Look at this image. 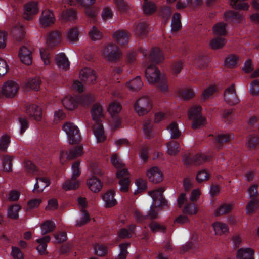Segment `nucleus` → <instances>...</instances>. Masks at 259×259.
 Here are the masks:
<instances>
[{"label": "nucleus", "instance_id": "obj_1", "mask_svg": "<svg viewBox=\"0 0 259 259\" xmlns=\"http://www.w3.org/2000/svg\"><path fill=\"white\" fill-rule=\"evenodd\" d=\"M188 117L192 121V127L197 129L206 123V118L201 114V107L200 106H193L188 111Z\"/></svg>", "mask_w": 259, "mask_h": 259}, {"label": "nucleus", "instance_id": "obj_2", "mask_svg": "<svg viewBox=\"0 0 259 259\" xmlns=\"http://www.w3.org/2000/svg\"><path fill=\"white\" fill-rule=\"evenodd\" d=\"M135 112L139 116L147 114L152 108V102L148 96H143L139 98L134 104Z\"/></svg>", "mask_w": 259, "mask_h": 259}, {"label": "nucleus", "instance_id": "obj_3", "mask_svg": "<svg viewBox=\"0 0 259 259\" xmlns=\"http://www.w3.org/2000/svg\"><path fill=\"white\" fill-rule=\"evenodd\" d=\"M101 55L110 61H116L121 58L122 53L117 45L110 44L102 49Z\"/></svg>", "mask_w": 259, "mask_h": 259}, {"label": "nucleus", "instance_id": "obj_4", "mask_svg": "<svg viewBox=\"0 0 259 259\" xmlns=\"http://www.w3.org/2000/svg\"><path fill=\"white\" fill-rule=\"evenodd\" d=\"M62 130L67 135L70 144H76L80 141L81 136L79 130L73 123L66 122L63 125Z\"/></svg>", "mask_w": 259, "mask_h": 259}, {"label": "nucleus", "instance_id": "obj_5", "mask_svg": "<svg viewBox=\"0 0 259 259\" xmlns=\"http://www.w3.org/2000/svg\"><path fill=\"white\" fill-rule=\"evenodd\" d=\"M56 21V18L52 10H44L39 17L38 24L40 28H45L52 26Z\"/></svg>", "mask_w": 259, "mask_h": 259}, {"label": "nucleus", "instance_id": "obj_6", "mask_svg": "<svg viewBox=\"0 0 259 259\" xmlns=\"http://www.w3.org/2000/svg\"><path fill=\"white\" fill-rule=\"evenodd\" d=\"M19 85L15 81L8 80L0 88V96H5L6 98H13L17 94Z\"/></svg>", "mask_w": 259, "mask_h": 259}, {"label": "nucleus", "instance_id": "obj_7", "mask_svg": "<svg viewBox=\"0 0 259 259\" xmlns=\"http://www.w3.org/2000/svg\"><path fill=\"white\" fill-rule=\"evenodd\" d=\"M163 75L154 65H149L145 70V77L150 84H155Z\"/></svg>", "mask_w": 259, "mask_h": 259}, {"label": "nucleus", "instance_id": "obj_8", "mask_svg": "<svg viewBox=\"0 0 259 259\" xmlns=\"http://www.w3.org/2000/svg\"><path fill=\"white\" fill-rule=\"evenodd\" d=\"M165 189L163 187L149 192V194L153 199L152 204L157 205L158 206H165L168 205L167 201L163 197V192Z\"/></svg>", "mask_w": 259, "mask_h": 259}, {"label": "nucleus", "instance_id": "obj_9", "mask_svg": "<svg viewBox=\"0 0 259 259\" xmlns=\"http://www.w3.org/2000/svg\"><path fill=\"white\" fill-rule=\"evenodd\" d=\"M83 154V147L81 146H76L71 148L68 152L62 151L60 152V160L61 163L65 161V156L66 159L71 160L77 157L80 156Z\"/></svg>", "mask_w": 259, "mask_h": 259}, {"label": "nucleus", "instance_id": "obj_10", "mask_svg": "<svg viewBox=\"0 0 259 259\" xmlns=\"http://www.w3.org/2000/svg\"><path fill=\"white\" fill-rule=\"evenodd\" d=\"M146 175L149 181L153 183H159L163 180V174L161 170L157 166L148 169Z\"/></svg>", "mask_w": 259, "mask_h": 259}, {"label": "nucleus", "instance_id": "obj_11", "mask_svg": "<svg viewBox=\"0 0 259 259\" xmlns=\"http://www.w3.org/2000/svg\"><path fill=\"white\" fill-rule=\"evenodd\" d=\"M224 97L225 101L230 105H235L239 102L234 84H232L225 90Z\"/></svg>", "mask_w": 259, "mask_h": 259}, {"label": "nucleus", "instance_id": "obj_12", "mask_svg": "<svg viewBox=\"0 0 259 259\" xmlns=\"http://www.w3.org/2000/svg\"><path fill=\"white\" fill-rule=\"evenodd\" d=\"M79 78L83 82L88 83H94L97 79L95 71L91 68H84L79 73Z\"/></svg>", "mask_w": 259, "mask_h": 259}, {"label": "nucleus", "instance_id": "obj_13", "mask_svg": "<svg viewBox=\"0 0 259 259\" xmlns=\"http://www.w3.org/2000/svg\"><path fill=\"white\" fill-rule=\"evenodd\" d=\"M38 12L37 3L32 1L27 3L24 6L23 17L25 19L30 20L33 16Z\"/></svg>", "mask_w": 259, "mask_h": 259}, {"label": "nucleus", "instance_id": "obj_14", "mask_svg": "<svg viewBox=\"0 0 259 259\" xmlns=\"http://www.w3.org/2000/svg\"><path fill=\"white\" fill-rule=\"evenodd\" d=\"M26 113L35 120L39 121L42 119V110L38 106L31 104L26 107Z\"/></svg>", "mask_w": 259, "mask_h": 259}, {"label": "nucleus", "instance_id": "obj_15", "mask_svg": "<svg viewBox=\"0 0 259 259\" xmlns=\"http://www.w3.org/2000/svg\"><path fill=\"white\" fill-rule=\"evenodd\" d=\"M134 35L138 37H144L148 33V24L144 22L135 23L133 30Z\"/></svg>", "mask_w": 259, "mask_h": 259}, {"label": "nucleus", "instance_id": "obj_16", "mask_svg": "<svg viewBox=\"0 0 259 259\" xmlns=\"http://www.w3.org/2000/svg\"><path fill=\"white\" fill-rule=\"evenodd\" d=\"M130 33L126 30H119L113 34V37L121 45H126L130 39Z\"/></svg>", "mask_w": 259, "mask_h": 259}, {"label": "nucleus", "instance_id": "obj_17", "mask_svg": "<svg viewBox=\"0 0 259 259\" xmlns=\"http://www.w3.org/2000/svg\"><path fill=\"white\" fill-rule=\"evenodd\" d=\"M19 56L22 62L26 65H30L32 63V53L25 46L22 47L19 52Z\"/></svg>", "mask_w": 259, "mask_h": 259}, {"label": "nucleus", "instance_id": "obj_18", "mask_svg": "<svg viewBox=\"0 0 259 259\" xmlns=\"http://www.w3.org/2000/svg\"><path fill=\"white\" fill-rule=\"evenodd\" d=\"M61 41V34L57 31L49 32L47 37V44L48 47L53 48Z\"/></svg>", "mask_w": 259, "mask_h": 259}, {"label": "nucleus", "instance_id": "obj_19", "mask_svg": "<svg viewBox=\"0 0 259 259\" xmlns=\"http://www.w3.org/2000/svg\"><path fill=\"white\" fill-rule=\"evenodd\" d=\"M93 131L97 142H103L105 140L106 137L101 123H96L93 126Z\"/></svg>", "mask_w": 259, "mask_h": 259}, {"label": "nucleus", "instance_id": "obj_20", "mask_svg": "<svg viewBox=\"0 0 259 259\" xmlns=\"http://www.w3.org/2000/svg\"><path fill=\"white\" fill-rule=\"evenodd\" d=\"M164 59V55L161 50L158 48H153L147 59L152 63H158Z\"/></svg>", "mask_w": 259, "mask_h": 259}, {"label": "nucleus", "instance_id": "obj_21", "mask_svg": "<svg viewBox=\"0 0 259 259\" xmlns=\"http://www.w3.org/2000/svg\"><path fill=\"white\" fill-rule=\"evenodd\" d=\"M91 114L93 120L96 123H100V121L104 118V113L102 106L95 104L91 110Z\"/></svg>", "mask_w": 259, "mask_h": 259}, {"label": "nucleus", "instance_id": "obj_22", "mask_svg": "<svg viewBox=\"0 0 259 259\" xmlns=\"http://www.w3.org/2000/svg\"><path fill=\"white\" fill-rule=\"evenodd\" d=\"M56 63L60 69L66 70L69 68L70 62L63 53H60L56 56Z\"/></svg>", "mask_w": 259, "mask_h": 259}, {"label": "nucleus", "instance_id": "obj_23", "mask_svg": "<svg viewBox=\"0 0 259 259\" xmlns=\"http://www.w3.org/2000/svg\"><path fill=\"white\" fill-rule=\"evenodd\" d=\"M36 182L34 185L33 192L34 193H39L42 192L44 189L49 186L50 184V182L47 178L41 177L36 178Z\"/></svg>", "mask_w": 259, "mask_h": 259}, {"label": "nucleus", "instance_id": "obj_24", "mask_svg": "<svg viewBox=\"0 0 259 259\" xmlns=\"http://www.w3.org/2000/svg\"><path fill=\"white\" fill-rule=\"evenodd\" d=\"M62 102L64 107L69 110H74L78 104L77 98L70 96L64 97Z\"/></svg>", "mask_w": 259, "mask_h": 259}, {"label": "nucleus", "instance_id": "obj_25", "mask_svg": "<svg viewBox=\"0 0 259 259\" xmlns=\"http://www.w3.org/2000/svg\"><path fill=\"white\" fill-rule=\"evenodd\" d=\"M143 85V82L140 76H137L136 78L127 82L125 87L131 91H138L141 89Z\"/></svg>", "mask_w": 259, "mask_h": 259}, {"label": "nucleus", "instance_id": "obj_26", "mask_svg": "<svg viewBox=\"0 0 259 259\" xmlns=\"http://www.w3.org/2000/svg\"><path fill=\"white\" fill-rule=\"evenodd\" d=\"M87 185L89 189L93 192H99L102 185L100 181L95 177H92L87 180Z\"/></svg>", "mask_w": 259, "mask_h": 259}, {"label": "nucleus", "instance_id": "obj_27", "mask_svg": "<svg viewBox=\"0 0 259 259\" xmlns=\"http://www.w3.org/2000/svg\"><path fill=\"white\" fill-rule=\"evenodd\" d=\"M14 39L17 42L22 41L25 38V31L21 25L16 26L12 31Z\"/></svg>", "mask_w": 259, "mask_h": 259}, {"label": "nucleus", "instance_id": "obj_28", "mask_svg": "<svg viewBox=\"0 0 259 259\" xmlns=\"http://www.w3.org/2000/svg\"><path fill=\"white\" fill-rule=\"evenodd\" d=\"M114 191L110 190L103 196L102 198L106 207H112L117 204V201L114 199Z\"/></svg>", "mask_w": 259, "mask_h": 259}, {"label": "nucleus", "instance_id": "obj_29", "mask_svg": "<svg viewBox=\"0 0 259 259\" xmlns=\"http://www.w3.org/2000/svg\"><path fill=\"white\" fill-rule=\"evenodd\" d=\"M209 59L207 56L199 54L195 57L194 63L200 69H204L208 66Z\"/></svg>", "mask_w": 259, "mask_h": 259}, {"label": "nucleus", "instance_id": "obj_30", "mask_svg": "<svg viewBox=\"0 0 259 259\" xmlns=\"http://www.w3.org/2000/svg\"><path fill=\"white\" fill-rule=\"evenodd\" d=\"M51 240L50 236H45L42 238L38 239L36 240V242L39 245L37 247V250L41 255H45L47 253V243Z\"/></svg>", "mask_w": 259, "mask_h": 259}, {"label": "nucleus", "instance_id": "obj_31", "mask_svg": "<svg viewBox=\"0 0 259 259\" xmlns=\"http://www.w3.org/2000/svg\"><path fill=\"white\" fill-rule=\"evenodd\" d=\"M41 81L39 78H33L28 79L24 84V88L26 91L33 90L38 91L40 88Z\"/></svg>", "mask_w": 259, "mask_h": 259}, {"label": "nucleus", "instance_id": "obj_32", "mask_svg": "<svg viewBox=\"0 0 259 259\" xmlns=\"http://www.w3.org/2000/svg\"><path fill=\"white\" fill-rule=\"evenodd\" d=\"M212 227L217 235L221 236L229 231L228 226L223 222H214L212 224Z\"/></svg>", "mask_w": 259, "mask_h": 259}, {"label": "nucleus", "instance_id": "obj_33", "mask_svg": "<svg viewBox=\"0 0 259 259\" xmlns=\"http://www.w3.org/2000/svg\"><path fill=\"white\" fill-rule=\"evenodd\" d=\"M76 18V13L73 9H68L63 11L60 14V18L63 22L71 21Z\"/></svg>", "mask_w": 259, "mask_h": 259}, {"label": "nucleus", "instance_id": "obj_34", "mask_svg": "<svg viewBox=\"0 0 259 259\" xmlns=\"http://www.w3.org/2000/svg\"><path fill=\"white\" fill-rule=\"evenodd\" d=\"M224 18L226 20H230L236 23H240L243 20L244 17L238 12L230 11L224 14Z\"/></svg>", "mask_w": 259, "mask_h": 259}, {"label": "nucleus", "instance_id": "obj_35", "mask_svg": "<svg viewBox=\"0 0 259 259\" xmlns=\"http://www.w3.org/2000/svg\"><path fill=\"white\" fill-rule=\"evenodd\" d=\"M234 207L233 203H225L221 205L215 211L214 214L215 216H220L230 212Z\"/></svg>", "mask_w": 259, "mask_h": 259}, {"label": "nucleus", "instance_id": "obj_36", "mask_svg": "<svg viewBox=\"0 0 259 259\" xmlns=\"http://www.w3.org/2000/svg\"><path fill=\"white\" fill-rule=\"evenodd\" d=\"M79 182L75 179L71 178V179L66 180L62 185V188L66 190H71L77 189L79 186Z\"/></svg>", "mask_w": 259, "mask_h": 259}, {"label": "nucleus", "instance_id": "obj_37", "mask_svg": "<svg viewBox=\"0 0 259 259\" xmlns=\"http://www.w3.org/2000/svg\"><path fill=\"white\" fill-rule=\"evenodd\" d=\"M178 94L181 99L184 100H188L194 96L195 92L192 88H188L180 90Z\"/></svg>", "mask_w": 259, "mask_h": 259}, {"label": "nucleus", "instance_id": "obj_38", "mask_svg": "<svg viewBox=\"0 0 259 259\" xmlns=\"http://www.w3.org/2000/svg\"><path fill=\"white\" fill-rule=\"evenodd\" d=\"M180 144L175 141H171L167 143V153L170 155H176L180 151Z\"/></svg>", "mask_w": 259, "mask_h": 259}, {"label": "nucleus", "instance_id": "obj_39", "mask_svg": "<svg viewBox=\"0 0 259 259\" xmlns=\"http://www.w3.org/2000/svg\"><path fill=\"white\" fill-rule=\"evenodd\" d=\"M253 251L250 248H241L237 254L238 259H253Z\"/></svg>", "mask_w": 259, "mask_h": 259}, {"label": "nucleus", "instance_id": "obj_40", "mask_svg": "<svg viewBox=\"0 0 259 259\" xmlns=\"http://www.w3.org/2000/svg\"><path fill=\"white\" fill-rule=\"evenodd\" d=\"M247 0H230V5L235 9L247 10L249 5L246 2Z\"/></svg>", "mask_w": 259, "mask_h": 259}, {"label": "nucleus", "instance_id": "obj_41", "mask_svg": "<svg viewBox=\"0 0 259 259\" xmlns=\"http://www.w3.org/2000/svg\"><path fill=\"white\" fill-rule=\"evenodd\" d=\"M226 24L224 22H219L215 24L212 27L213 34L216 35H224L226 34Z\"/></svg>", "mask_w": 259, "mask_h": 259}, {"label": "nucleus", "instance_id": "obj_42", "mask_svg": "<svg viewBox=\"0 0 259 259\" xmlns=\"http://www.w3.org/2000/svg\"><path fill=\"white\" fill-rule=\"evenodd\" d=\"M144 13L146 15H151L157 10V7L155 4L151 1L145 0L143 5Z\"/></svg>", "mask_w": 259, "mask_h": 259}, {"label": "nucleus", "instance_id": "obj_43", "mask_svg": "<svg viewBox=\"0 0 259 259\" xmlns=\"http://www.w3.org/2000/svg\"><path fill=\"white\" fill-rule=\"evenodd\" d=\"M122 109L121 104L116 101L111 102L108 107V111L112 116L118 115Z\"/></svg>", "mask_w": 259, "mask_h": 259}, {"label": "nucleus", "instance_id": "obj_44", "mask_svg": "<svg viewBox=\"0 0 259 259\" xmlns=\"http://www.w3.org/2000/svg\"><path fill=\"white\" fill-rule=\"evenodd\" d=\"M167 130L170 133V137L172 139H178L181 132L179 130L178 124L176 122H172L167 127Z\"/></svg>", "mask_w": 259, "mask_h": 259}, {"label": "nucleus", "instance_id": "obj_45", "mask_svg": "<svg viewBox=\"0 0 259 259\" xmlns=\"http://www.w3.org/2000/svg\"><path fill=\"white\" fill-rule=\"evenodd\" d=\"M55 228V223L51 221H46L41 225V230L42 234H46L52 232Z\"/></svg>", "mask_w": 259, "mask_h": 259}, {"label": "nucleus", "instance_id": "obj_46", "mask_svg": "<svg viewBox=\"0 0 259 259\" xmlns=\"http://www.w3.org/2000/svg\"><path fill=\"white\" fill-rule=\"evenodd\" d=\"M238 57L233 54L228 55L225 59V64L229 68L235 67L238 64Z\"/></svg>", "mask_w": 259, "mask_h": 259}, {"label": "nucleus", "instance_id": "obj_47", "mask_svg": "<svg viewBox=\"0 0 259 259\" xmlns=\"http://www.w3.org/2000/svg\"><path fill=\"white\" fill-rule=\"evenodd\" d=\"M226 44V40L221 37H215L210 41L209 45L214 50L222 48Z\"/></svg>", "mask_w": 259, "mask_h": 259}, {"label": "nucleus", "instance_id": "obj_48", "mask_svg": "<svg viewBox=\"0 0 259 259\" xmlns=\"http://www.w3.org/2000/svg\"><path fill=\"white\" fill-rule=\"evenodd\" d=\"M171 30L173 31H177L181 28V22L180 20V14L179 13H175L172 18L171 21Z\"/></svg>", "mask_w": 259, "mask_h": 259}, {"label": "nucleus", "instance_id": "obj_49", "mask_svg": "<svg viewBox=\"0 0 259 259\" xmlns=\"http://www.w3.org/2000/svg\"><path fill=\"white\" fill-rule=\"evenodd\" d=\"M13 157L9 155H4L2 158V166L4 170L6 172L12 171V161Z\"/></svg>", "mask_w": 259, "mask_h": 259}, {"label": "nucleus", "instance_id": "obj_50", "mask_svg": "<svg viewBox=\"0 0 259 259\" xmlns=\"http://www.w3.org/2000/svg\"><path fill=\"white\" fill-rule=\"evenodd\" d=\"M153 124L152 121L146 120L143 123V131L147 138H150L153 135L152 131Z\"/></svg>", "mask_w": 259, "mask_h": 259}, {"label": "nucleus", "instance_id": "obj_51", "mask_svg": "<svg viewBox=\"0 0 259 259\" xmlns=\"http://www.w3.org/2000/svg\"><path fill=\"white\" fill-rule=\"evenodd\" d=\"M234 138V135L231 134H221L218 135L215 138V141L220 144L229 142Z\"/></svg>", "mask_w": 259, "mask_h": 259}, {"label": "nucleus", "instance_id": "obj_52", "mask_svg": "<svg viewBox=\"0 0 259 259\" xmlns=\"http://www.w3.org/2000/svg\"><path fill=\"white\" fill-rule=\"evenodd\" d=\"M20 209L21 207L17 204L11 206L8 210V217L13 219H17L19 217L18 212Z\"/></svg>", "mask_w": 259, "mask_h": 259}, {"label": "nucleus", "instance_id": "obj_53", "mask_svg": "<svg viewBox=\"0 0 259 259\" xmlns=\"http://www.w3.org/2000/svg\"><path fill=\"white\" fill-rule=\"evenodd\" d=\"M79 31L76 27L69 29L68 30L67 38L72 42H75L78 39Z\"/></svg>", "mask_w": 259, "mask_h": 259}, {"label": "nucleus", "instance_id": "obj_54", "mask_svg": "<svg viewBox=\"0 0 259 259\" xmlns=\"http://www.w3.org/2000/svg\"><path fill=\"white\" fill-rule=\"evenodd\" d=\"M259 144L258 136L250 135L247 138L246 146L250 148H254Z\"/></svg>", "mask_w": 259, "mask_h": 259}, {"label": "nucleus", "instance_id": "obj_55", "mask_svg": "<svg viewBox=\"0 0 259 259\" xmlns=\"http://www.w3.org/2000/svg\"><path fill=\"white\" fill-rule=\"evenodd\" d=\"M111 162L116 169H121L125 166V164L116 154H113L111 156Z\"/></svg>", "mask_w": 259, "mask_h": 259}, {"label": "nucleus", "instance_id": "obj_56", "mask_svg": "<svg viewBox=\"0 0 259 259\" xmlns=\"http://www.w3.org/2000/svg\"><path fill=\"white\" fill-rule=\"evenodd\" d=\"M78 104L82 106H88L94 101V97L91 95H83L77 98Z\"/></svg>", "mask_w": 259, "mask_h": 259}, {"label": "nucleus", "instance_id": "obj_57", "mask_svg": "<svg viewBox=\"0 0 259 259\" xmlns=\"http://www.w3.org/2000/svg\"><path fill=\"white\" fill-rule=\"evenodd\" d=\"M10 143V137L7 135H3L0 138V151H5Z\"/></svg>", "mask_w": 259, "mask_h": 259}, {"label": "nucleus", "instance_id": "obj_58", "mask_svg": "<svg viewBox=\"0 0 259 259\" xmlns=\"http://www.w3.org/2000/svg\"><path fill=\"white\" fill-rule=\"evenodd\" d=\"M258 205V201L256 198H252L247 204L246 208L247 214L252 213L257 208Z\"/></svg>", "mask_w": 259, "mask_h": 259}, {"label": "nucleus", "instance_id": "obj_59", "mask_svg": "<svg viewBox=\"0 0 259 259\" xmlns=\"http://www.w3.org/2000/svg\"><path fill=\"white\" fill-rule=\"evenodd\" d=\"M89 34L91 39L93 41L100 40L102 37V33L95 26L93 27Z\"/></svg>", "mask_w": 259, "mask_h": 259}, {"label": "nucleus", "instance_id": "obj_60", "mask_svg": "<svg viewBox=\"0 0 259 259\" xmlns=\"http://www.w3.org/2000/svg\"><path fill=\"white\" fill-rule=\"evenodd\" d=\"M183 212L184 214L192 215L196 214L197 210L194 203H187L185 205Z\"/></svg>", "mask_w": 259, "mask_h": 259}, {"label": "nucleus", "instance_id": "obj_61", "mask_svg": "<svg viewBox=\"0 0 259 259\" xmlns=\"http://www.w3.org/2000/svg\"><path fill=\"white\" fill-rule=\"evenodd\" d=\"M158 88L163 93H166L168 91L167 82L166 78L163 76L156 84Z\"/></svg>", "mask_w": 259, "mask_h": 259}, {"label": "nucleus", "instance_id": "obj_62", "mask_svg": "<svg viewBox=\"0 0 259 259\" xmlns=\"http://www.w3.org/2000/svg\"><path fill=\"white\" fill-rule=\"evenodd\" d=\"M130 244L128 243H124L120 244V252L116 259H125L128 254L127 251V247L130 246Z\"/></svg>", "mask_w": 259, "mask_h": 259}, {"label": "nucleus", "instance_id": "obj_63", "mask_svg": "<svg viewBox=\"0 0 259 259\" xmlns=\"http://www.w3.org/2000/svg\"><path fill=\"white\" fill-rule=\"evenodd\" d=\"M95 253L99 256H104L107 253V248L102 244H97L94 247Z\"/></svg>", "mask_w": 259, "mask_h": 259}, {"label": "nucleus", "instance_id": "obj_64", "mask_svg": "<svg viewBox=\"0 0 259 259\" xmlns=\"http://www.w3.org/2000/svg\"><path fill=\"white\" fill-rule=\"evenodd\" d=\"M250 93L254 96L259 95V80L255 79L250 84Z\"/></svg>", "mask_w": 259, "mask_h": 259}]
</instances>
